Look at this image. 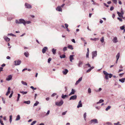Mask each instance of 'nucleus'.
<instances>
[{
    "mask_svg": "<svg viewBox=\"0 0 125 125\" xmlns=\"http://www.w3.org/2000/svg\"><path fill=\"white\" fill-rule=\"evenodd\" d=\"M103 73L105 75V78L106 79H108V76L109 78H111L112 76V74H108L105 71H103Z\"/></svg>",
    "mask_w": 125,
    "mask_h": 125,
    "instance_id": "f257e3e1",
    "label": "nucleus"
},
{
    "mask_svg": "<svg viewBox=\"0 0 125 125\" xmlns=\"http://www.w3.org/2000/svg\"><path fill=\"white\" fill-rule=\"evenodd\" d=\"M97 123H98L97 120L96 119H94L91 120L90 122V124L92 123L95 124Z\"/></svg>",
    "mask_w": 125,
    "mask_h": 125,
    "instance_id": "f03ea898",
    "label": "nucleus"
},
{
    "mask_svg": "<svg viewBox=\"0 0 125 125\" xmlns=\"http://www.w3.org/2000/svg\"><path fill=\"white\" fill-rule=\"evenodd\" d=\"M63 103V101L61 100L59 102H56L55 103V104L57 106H60Z\"/></svg>",
    "mask_w": 125,
    "mask_h": 125,
    "instance_id": "7ed1b4c3",
    "label": "nucleus"
},
{
    "mask_svg": "<svg viewBox=\"0 0 125 125\" xmlns=\"http://www.w3.org/2000/svg\"><path fill=\"white\" fill-rule=\"evenodd\" d=\"M14 65H19L21 63V61L19 60H17L14 61Z\"/></svg>",
    "mask_w": 125,
    "mask_h": 125,
    "instance_id": "20e7f679",
    "label": "nucleus"
},
{
    "mask_svg": "<svg viewBox=\"0 0 125 125\" xmlns=\"http://www.w3.org/2000/svg\"><path fill=\"white\" fill-rule=\"evenodd\" d=\"M25 6L26 8L31 9V5L27 3H25Z\"/></svg>",
    "mask_w": 125,
    "mask_h": 125,
    "instance_id": "39448f33",
    "label": "nucleus"
},
{
    "mask_svg": "<svg viewBox=\"0 0 125 125\" xmlns=\"http://www.w3.org/2000/svg\"><path fill=\"white\" fill-rule=\"evenodd\" d=\"M92 58L94 59V57H95L97 55V51H94L92 53Z\"/></svg>",
    "mask_w": 125,
    "mask_h": 125,
    "instance_id": "423d86ee",
    "label": "nucleus"
},
{
    "mask_svg": "<svg viewBox=\"0 0 125 125\" xmlns=\"http://www.w3.org/2000/svg\"><path fill=\"white\" fill-rule=\"evenodd\" d=\"M77 98V96L76 95H74L73 96H71L69 100H74L76 99Z\"/></svg>",
    "mask_w": 125,
    "mask_h": 125,
    "instance_id": "0eeeda50",
    "label": "nucleus"
},
{
    "mask_svg": "<svg viewBox=\"0 0 125 125\" xmlns=\"http://www.w3.org/2000/svg\"><path fill=\"white\" fill-rule=\"evenodd\" d=\"M20 24L23 23L24 25H25V21L22 19H21L19 20Z\"/></svg>",
    "mask_w": 125,
    "mask_h": 125,
    "instance_id": "6e6552de",
    "label": "nucleus"
},
{
    "mask_svg": "<svg viewBox=\"0 0 125 125\" xmlns=\"http://www.w3.org/2000/svg\"><path fill=\"white\" fill-rule=\"evenodd\" d=\"M48 50V48L46 47H44L43 48L42 50V52L43 53H44L46 52V50Z\"/></svg>",
    "mask_w": 125,
    "mask_h": 125,
    "instance_id": "1a4fd4ad",
    "label": "nucleus"
},
{
    "mask_svg": "<svg viewBox=\"0 0 125 125\" xmlns=\"http://www.w3.org/2000/svg\"><path fill=\"white\" fill-rule=\"evenodd\" d=\"M56 10L59 11H62L61 7L60 6H58L56 8Z\"/></svg>",
    "mask_w": 125,
    "mask_h": 125,
    "instance_id": "9d476101",
    "label": "nucleus"
},
{
    "mask_svg": "<svg viewBox=\"0 0 125 125\" xmlns=\"http://www.w3.org/2000/svg\"><path fill=\"white\" fill-rule=\"evenodd\" d=\"M82 105L81 103V100L79 102V103L78 105L77 106V107L78 108H79L80 107H82Z\"/></svg>",
    "mask_w": 125,
    "mask_h": 125,
    "instance_id": "9b49d317",
    "label": "nucleus"
},
{
    "mask_svg": "<svg viewBox=\"0 0 125 125\" xmlns=\"http://www.w3.org/2000/svg\"><path fill=\"white\" fill-rule=\"evenodd\" d=\"M12 76L11 75L8 76L6 78V80L7 81H9L12 79Z\"/></svg>",
    "mask_w": 125,
    "mask_h": 125,
    "instance_id": "f8f14e48",
    "label": "nucleus"
},
{
    "mask_svg": "<svg viewBox=\"0 0 125 125\" xmlns=\"http://www.w3.org/2000/svg\"><path fill=\"white\" fill-rule=\"evenodd\" d=\"M82 77H80L79 79L78 80L76 81V82L75 83V85H77V84H78L80 82L82 81Z\"/></svg>",
    "mask_w": 125,
    "mask_h": 125,
    "instance_id": "ddd939ff",
    "label": "nucleus"
},
{
    "mask_svg": "<svg viewBox=\"0 0 125 125\" xmlns=\"http://www.w3.org/2000/svg\"><path fill=\"white\" fill-rule=\"evenodd\" d=\"M83 62L81 61H79L78 64V66L79 67H81L82 65L83 64Z\"/></svg>",
    "mask_w": 125,
    "mask_h": 125,
    "instance_id": "4468645a",
    "label": "nucleus"
},
{
    "mask_svg": "<svg viewBox=\"0 0 125 125\" xmlns=\"http://www.w3.org/2000/svg\"><path fill=\"white\" fill-rule=\"evenodd\" d=\"M10 87H9L8 88V91L6 93V95H8V94H9L10 92Z\"/></svg>",
    "mask_w": 125,
    "mask_h": 125,
    "instance_id": "2eb2a0df",
    "label": "nucleus"
},
{
    "mask_svg": "<svg viewBox=\"0 0 125 125\" xmlns=\"http://www.w3.org/2000/svg\"><path fill=\"white\" fill-rule=\"evenodd\" d=\"M10 87H9L8 88V91L6 93V95H8V94H9L10 92Z\"/></svg>",
    "mask_w": 125,
    "mask_h": 125,
    "instance_id": "dca6fc26",
    "label": "nucleus"
},
{
    "mask_svg": "<svg viewBox=\"0 0 125 125\" xmlns=\"http://www.w3.org/2000/svg\"><path fill=\"white\" fill-rule=\"evenodd\" d=\"M74 56V55H71L70 56V60L71 62H72V60L73 59V57Z\"/></svg>",
    "mask_w": 125,
    "mask_h": 125,
    "instance_id": "f3484780",
    "label": "nucleus"
},
{
    "mask_svg": "<svg viewBox=\"0 0 125 125\" xmlns=\"http://www.w3.org/2000/svg\"><path fill=\"white\" fill-rule=\"evenodd\" d=\"M68 70L67 69H65L64 71H62V73L64 75H66L68 72Z\"/></svg>",
    "mask_w": 125,
    "mask_h": 125,
    "instance_id": "a211bd4d",
    "label": "nucleus"
},
{
    "mask_svg": "<svg viewBox=\"0 0 125 125\" xmlns=\"http://www.w3.org/2000/svg\"><path fill=\"white\" fill-rule=\"evenodd\" d=\"M4 38L5 40L7 42H9L10 41V39L7 36L4 37Z\"/></svg>",
    "mask_w": 125,
    "mask_h": 125,
    "instance_id": "6ab92c4d",
    "label": "nucleus"
},
{
    "mask_svg": "<svg viewBox=\"0 0 125 125\" xmlns=\"http://www.w3.org/2000/svg\"><path fill=\"white\" fill-rule=\"evenodd\" d=\"M113 41L114 43H116L118 42L117 40V38L116 37H115L114 38V39L113 40Z\"/></svg>",
    "mask_w": 125,
    "mask_h": 125,
    "instance_id": "aec40b11",
    "label": "nucleus"
},
{
    "mask_svg": "<svg viewBox=\"0 0 125 125\" xmlns=\"http://www.w3.org/2000/svg\"><path fill=\"white\" fill-rule=\"evenodd\" d=\"M94 67H93V66H92L91 67V68L89 69L88 70H87L86 71V73H89L90 72L91 70L93 69H94Z\"/></svg>",
    "mask_w": 125,
    "mask_h": 125,
    "instance_id": "412c9836",
    "label": "nucleus"
},
{
    "mask_svg": "<svg viewBox=\"0 0 125 125\" xmlns=\"http://www.w3.org/2000/svg\"><path fill=\"white\" fill-rule=\"evenodd\" d=\"M75 91L73 89H72V91L70 94L69 95H70L72 94H74Z\"/></svg>",
    "mask_w": 125,
    "mask_h": 125,
    "instance_id": "4be33fe9",
    "label": "nucleus"
},
{
    "mask_svg": "<svg viewBox=\"0 0 125 125\" xmlns=\"http://www.w3.org/2000/svg\"><path fill=\"white\" fill-rule=\"evenodd\" d=\"M125 80V78H123L121 79H119V81L122 83H123L124 82Z\"/></svg>",
    "mask_w": 125,
    "mask_h": 125,
    "instance_id": "5701e85b",
    "label": "nucleus"
},
{
    "mask_svg": "<svg viewBox=\"0 0 125 125\" xmlns=\"http://www.w3.org/2000/svg\"><path fill=\"white\" fill-rule=\"evenodd\" d=\"M68 48L71 50H72L73 49V48L72 45H69L68 46Z\"/></svg>",
    "mask_w": 125,
    "mask_h": 125,
    "instance_id": "b1692460",
    "label": "nucleus"
},
{
    "mask_svg": "<svg viewBox=\"0 0 125 125\" xmlns=\"http://www.w3.org/2000/svg\"><path fill=\"white\" fill-rule=\"evenodd\" d=\"M24 54L26 57H28L29 55V53L27 52H25L24 53Z\"/></svg>",
    "mask_w": 125,
    "mask_h": 125,
    "instance_id": "393cba45",
    "label": "nucleus"
},
{
    "mask_svg": "<svg viewBox=\"0 0 125 125\" xmlns=\"http://www.w3.org/2000/svg\"><path fill=\"white\" fill-rule=\"evenodd\" d=\"M23 103H24L27 104H29L30 103V101H24V102Z\"/></svg>",
    "mask_w": 125,
    "mask_h": 125,
    "instance_id": "a878e982",
    "label": "nucleus"
},
{
    "mask_svg": "<svg viewBox=\"0 0 125 125\" xmlns=\"http://www.w3.org/2000/svg\"><path fill=\"white\" fill-rule=\"evenodd\" d=\"M56 49H54L53 48L52 50V53L53 54H55L56 53Z\"/></svg>",
    "mask_w": 125,
    "mask_h": 125,
    "instance_id": "bb28decb",
    "label": "nucleus"
},
{
    "mask_svg": "<svg viewBox=\"0 0 125 125\" xmlns=\"http://www.w3.org/2000/svg\"><path fill=\"white\" fill-rule=\"evenodd\" d=\"M20 118V115H18L16 118V121H17L19 120Z\"/></svg>",
    "mask_w": 125,
    "mask_h": 125,
    "instance_id": "cd10ccee",
    "label": "nucleus"
},
{
    "mask_svg": "<svg viewBox=\"0 0 125 125\" xmlns=\"http://www.w3.org/2000/svg\"><path fill=\"white\" fill-rule=\"evenodd\" d=\"M120 55V53L119 52L117 54V55L116 56V59H117V60H118V59Z\"/></svg>",
    "mask_w": 125,
    "mask_h": 125,
    "instance_id": "c85d7f7f",
    "label": "nucleus"
},
{
    "mask_svg": "<svg viewBox=\"0 0 125 125\" xmlns=\"http://www.w3.org/2000/svg\"><path fill=\"white\" fill-rule=\"evenodd\" d=\"M86 113H85L83 115V117L85 120H86Z\"/></svg>",
    "mask_w": 125,
    "mask_h": 125,
    "instance_id": "c756f323",
    "label": "nucleus"
},
{
    "mask_svg": "<svg viewBox=\"0 0 125 125\" xmlns=\"http://www.w3.org/2000/svg\"><path fill=\"white\" fill-rule=\"evenodd\" d=\"M39 102L37 101H36V103L34 104V105H33V106H36L37 105L39 104Z\"/></svg>",
    "mask_w": 125,
    "mask_h": 125,
    "instance_id": "7c9ffc66",
    "label": "nucleus"
},
{
    "mask_svg": "<svg viewBox=\"0 0 125 125\" xmlns=\"http://www.w3.org/2000/svg\"><path fill=\"white\" fill-rule=\"evenodd\" d=\"M60 57L61 58H64L65 57V55L64 54H63L62 55H60Z\"/></svg>",
    "mask_w": 125,
    "mask_h": 125,
    "instance_id": "2f4dec72",
    "label": "nucleus"
},
{
    "mask_svg": "<svg viewBox=\"0 0 125 125\" xmlns=\"http://www.w3.org/2000/svg\"><path fill=\"white\" fill-rule=\"evenodd\" d=\"M21 83H22V84H23L24 85H27V83H26L24 82L23 81H21Z\"/></svg>",
    "mask_w": 125,
    "mask_h": 125,
    "instance_id": "473e14b6",
    "label": "nucleus"
},
{
    "mask_svg": "<svg viewBox=\"0 0 125 125\" xmlns=\"http://www.w3.org/2000/svg\"><path fill=\"white\" fill-rule=\"evenodd\" d=\"M104 101L103 100L101 99L99 101V102H97V104H98L99 103H102L103 102H104Z\"/></svg>",
    "mask_w": 125,
    "mask_h": 125,
    "instance_id": "72a5a7b5",
    "label": "nucleus"
},
{
    "mask_svg": "<svg viewBox=\"0 0 125 125\" xmlns=\"http://www.w3.org/2000/svg\"><path fill=\"white\" fill-rule=\"evenodd\" d=\"M20 93H21L22 94H25L27 93V92H24L23 91H20Z\"/></svg>",
    "mask_w": 125,
    "mask_h": 125,
    "instance_id": "f704fd0d",
    "label": "nucleus"
},
{
    "mask_svg": "<svg viewBox=\"0 0 125 125\" xmlns=\"http://www.w3.org/2000/svg\"><path fill=\"white\" fill-rule=\"evenodd\" d=\"M117 14H118L119 16L120 17H122L123 16V15H122L121 13H120L119 12H117Z\"/></svg>",
    "mask_w": 125,
    "mask_h": 125,
    "instance_id": "c9c22d12",
    "label": "nucleus"
},
{
    "mask_svg": "<svg viewBox=\"0 0 125 125\" xmlns=\"http://www.w3.org/2000/svg\"><path fill=\"white\" fill-rule=\"evenodd\" d=\"M12 115H10V123H11L12 122Z\"/></svg>",
    "mask_w": 125,
    "mask_h": 125,
    "instance_id": "e433bc0d",
    "label": "nucleus"
},
{
    "mask_svg": "<svg viewBox=\"0 0 125 125\" xmlns=\"http://www.w3.org/2000/svg\"><path fill=\"white\" fill-rule=\"evenodd\" d=\"M113 2L115 4H116L117 3V0H112Z\"/></svg>",
    "mask_w": 125,
    "mask_h": 125,
    "instance_id": "4c0bfd02",
    "label": "nucleus"
},
{
    "mask_svg": "<svg viewBox=\"0 0 125 125\" xmlns=\"http://www.w3.org/2000/svg\"><path fill=\"white\" fill-rule=\"evenodd\" d=\"M100 41L102 43H103L104 42V38L103 37H102L100 40Z\"/></svg>",
    "mask_w": 125,
    "mask_h": 125,
    "instance_id": "58836bf2",
    "label": "nucleus"
},
{
    "mask_svg": "<svg viewBox=\"0 0 125 125\" xmlns=\"http://www.w3.org/2000/svg\"><path fill=\"white\" fill-rule=\"evenodd\" d=\"M111 107V106H108L106 109L105 110L106 111H108L109 109H110Z\"/></svg>",
    "mask_w": 125,
    "mask_h": 125,
    "instance_id": "ea45409f",
    "label": "nucleus"
},
{
    "mask_svg": "<svg viewBox=\"0 0 125 125\" xmlns=\"http://www.w3.org/2000/svg\"><path fill=\"white\" fill-rule=\"evenodd\" d=\"M90 40H93V41H96L97 40H98V39H97V38H94V39H93V38H91L90 39Z\"/></svg>",
    "mask_w": 125,
    "mask_h": 125,
    "instance_id": "a19ab883",
    "label": "nucleus"
},
{
    "mask_svg": "<svg viewBox=\"0 0 125 125\" xmlns=\"http://www.w3.org/2000/svg\"><path fill=\"white\" fill-rule=\"evenodd\" d=\"M67 47H64L63 49V52H64L65 51L67 50Z\"/></svg>",
    "mask_w": 125,
    "mask_h": 125,
    "instance_id": "79ce46f5",
    "label": "nucleus"
},
{
    "mask_svg": "<svg viewBox=\"0 0 125 125\" xmlns=\"http://www.w3.org/2000/svg\"><path fill=\"white\" fill-rule=\"evenodd\" d=\"M67 95H63V94L62 95V97L63 99H64L66 97H67Z\"/></svg>",
    "mask_w": 125,
    "mask_h": 125,
    "instance_id": "37998d69",
    "label": "nucleus"
},
{
    "mask_svg": "<svg viewBox=\"0 0 125 125\" xmlns=\"http://www.w3.org/2000/svg\"><path fill=\"white\" fill-rule=\"evenodd\" d=\"M36 122L35 121H33L32 122V123H31V125H33L34 124H35L36 123Z\"/></svg>",
    "mask_w": 125,
    "mask_h": 125,
    "instance_id": "c03bdc74",
    "label": "nucleus"
},
{
    "mask_svg": "<svg viewBox=\"0 0 125 125\" xmlns=\"http://www.w3.org/2000/svg\"><path fill=\"white\" fill-rule=\"evenodd\" d=\"M30 23H31V22L30 21H25V24H29Z\"/></svg>",
    "mask_w": 125,
    "mask_h": 125,
    "instance_id": "a18cd8bd",
    "label": "nucleus"
},
{
    "mask_svg": "<svg viewBox=\"0 0 125 125\" xmlns=\"http://www.w3.org/2000/svg\"><path fill=\"white\" fill-rule=\"evenodd\" d=\"M11 35V36H16V35L12 33H10V34H8V35Z\"/></svg>",
    "mask_w": 125,
    "mask_h": 125,
    "instance_id": "49530a36",
    "label": "nucleus"
},
{
    "mask_svg": "<svg viewBox=\"0 0 125 125\" xmlns=\"http://www.w3.org/2000/svg\"><path fill=\"white\" fill-rule=\"evenodd\" d=\"M30 88L32 89L33 90H35L36 89V88H34V87L33 86H31L30 87Z\"/></svg>",
    "mask_w": 125,
    "mask_h": 125,
    "instance_id": "de8ad7c7",
    "label": "nucleus"
},
{
    "mask_svg": "<svg viewBox=\"0 0 125 125\" xmlns=\"http://www.w3.org/2000/svg\"><path fill=\"white\" fill-rule=\"evenodd\" d=\"M85 65H87L88 66V67H90L91 68V65H90L89 64V63H88L87 64H85Z\"/></svg>",
    "mask_w": 125,
    "mask_h": 125,
    "instance_id": "09e8293b",
    "label": "nucleus"
},
{
    "mask_svg": "<svg viewBox=\"0 0 125 125\" xmlns=\"http://www.w3.org/2000/svg\"><path fill=\"white\" fill-rule=\"evenodd\" d=\"M89 52H87L86 54V57L87 58H89Z\"/></svg>",
    "mask_w": 125,
    "mask_h": 125,
    "instance_id": "8fccbe9b",
    "label": "nucleus"
},
{
    "mask_svg": "<svg viewBox=\"0 0 125 125\" xmlns=\"http://www.w3.org/2000/svg\"><path fill=\"white\" fill-rule=\"evenodd\" d=\"M120 28L121 30H123L124 29L125 27L124 26H122L120 27Z\"/></svg>",
    "mask_w": 125,
    "mask_h": 125,
    "instance_id": "3c124183",
    "label": "nucleus"
},
{
    "mask_svg": "<svg viewBox=\"0 0 125 125\" xmlns=\"http://www.w3.org/2000/svg\"><path fill=\"white\" fill-rule=\"evenodd\" d=\"M88 93H91V89L90 88L88 89Z\"/></svg>",
    "mask_w": 125,
    "mask_h": 125,
    "instance_id": "603ef678",
    "label": "nucleus"
},
{
    "mask_svg": "<svg viewBox=\"0 0 125 125\" xmlns=\"http://www.w3.org/2000/svg\"><path fill=\"white\" fill-rule=\"evenodd\" d=\"M0 123L2 125H4V124L3 123V121H1L0 119Z\"/></svg>",
    "mask_w": 125,
    "mask_h": 125,
    "instance_id": "864d4df0",
    "label": "nucleus"
},
{
    "mask_svg": "<svg viewBox=\"0 0 125 125\" xmlns=\"http://www.w3.org/2000/svg\"><path fill=\"white\" fill-rule=\"evenodd\" d=\"M51 59L50 58H49L48 60V62L49 63H50V61H51Z\"/></svg>",
    "mask_w": 125,
    "mask_h": 125,
    "instance_id": "5fc2aeb1",
    "label": "nucleus"
},
{
    "mask_svg": "<svg viewBox=\"0 0 125 125\" xmlns=\"http://www.w3.org/2000/svg\"><path fill=\"white\" fill-rule=\"evenodd\" d=\"M65 26L66 28H68V25L67 24L65 23Z\"/></svg>",
    "mask_w": 125,
    "mask_h": 125,
    "instance_id": "6e6d98bb",
    "label": "nucleus"
},
{
    "mask_svg": "<svg viewBox=\"0 0 125 125\" xmlns=\"http://www.w3.org/2000/svg\"><path fill=\"white\" fill-rule=\"evenodd\" d=\"M17 23L20 24V21L18 20H16L15 21Z\"/></svg>",
    "mask_w": 125,
    "mask_h": 125,
    "instance_id": "4d7b16f0",
    "label": "nucleus"
},
{
    "mask_svg": "<svg viewBox=\"0 0 125 125\" xmlns=\"http://www.w3.org/2000/svg\"><path fill=\"white\" fill-rule=\"evenodd\" d=\"M114 7L113 6H112L111 7L110 10L111 11L112 10H114Z\"/></svg>",
    "mask_w": 125,
    "mask_h": 125,
    "instance_id": "13d9d810",
    "label": "nucleus"
},
{
    "mask_svg": "<svg viewBox=\"0 0 125 125\" xmlns=\"http://www.w3.org/2000/svg\"><path fill=\"white\" fill-rule=\"evenodd\" d=\"M12 93H11L10 94V96H9V98H11L12 96L13 92V91H12Z\"/></svg>",
    "mask_w": 125,
    "mask_h": 125,
    "instance_id": "bf43d9fd",
    "label": "nucleus"
},
{
    "mask_svg": "<svg viewBox=\"0 0 125 125\" xmlns=\"http://www.w3.org/2000/svg\"><path fill=\"white\" fill-rule=\"evenodd\" d=\"M102 90V89L101 88H99V89L98 91H96L95 90V91L96 92H100V91H101Z\"/></svg>",
    "mask_w": 125,
    "mask_h": 125,
    "instance_id": "052dcab7",
    "label": "nucleus"
},
{
    "mask_svg": "<svg viewBox=\"0 0 125 125\" xmlns=\"http://www.w3.org/2000/svg\"><path fill=\"white\" fill-rule=\"evenodd\" d=\"M117 19L118 20H119L120 21H122V19L121 18H119V17H118L117 18Z\"/></svg>",
    "mask_w": 125,
    "mask_h": 125,
    "instance_id": "680f3d73",
    "label": "nucleus"
},
{
    "mask_svg": "<svg viewBox=\"0 0 125 125\" xmlns=\"http://www.w3.org/2000/svg\"><path fill=\"white\" fill-rule=\"evenodd\" d=\"M67 112V111H66L63 112L62 114V115H65L66 114Z\"/></svg>",
    "mask_w": 125,
    "mask_h": 125,
    "instance_id": "e2e57ef3",
    "label": "nucleus"
},
{
    "mask_svg": "<svg viewBox=\"0 0 125 125\" xmlns=\"http://www.w3.org/2000/svg\"><path fill=\"white\" fill-rule=\"evenodd\" d=\"M56 95V94L55 93H53L52 95V96H51L52 97H53L54 96H55V95Z\"/></svg>",
    "mask_w": 125,
    "mask_h": 125,
    "instance_id": "0e129e2a",
    "label": "nucleus"
},
{
    "mask_svg": "<svg viewBox=\"0 0 125 125\" xmlns=\"http://www.w3.org/2000/svg\"><path fill=\"white\" fill-rule=\"evenodd\" d=\"M50 111L49 110H48L47 111V114H46V115H49L50 113Z\"/></svg>",
    "mask_w": 125,
    "mask_h": 125,
    "instance_id": "69168bd1",
    "label": "nucleus"
},
{
    "mask_svg": "<svg viewBox=\"0 0 125 125\" xmlns=\"http://www.w3.org/2000/svg\"><path fill=\"white\" fill-rule=\"evenodd\" d=\"M3 68L2 67H0V72L1 71H2L3 70Z\"/></svg>",
    "mask_w": 125,
    "mask_h": 125,
    "instance_id": "338daca9",
    "label": "nucleus"
},
{
    "mask_svg": "<svg viewBox=\"0 0 125 125\" xmlns=\"http://www.w3.org/2000/svg\"><path fill=\"white\" fill-rule=\"evenodd\" d=\"M104 5L106 7H109V5H107L105 3H104Z\"/></svg>",
    "mask_w": 125,
    "mask_h": 125,
    "instance_id": "774afa93",
    "label": "nucleus"
}]
</instances>
